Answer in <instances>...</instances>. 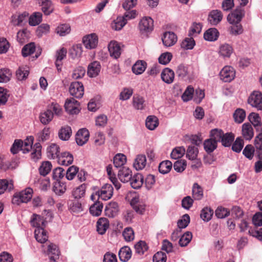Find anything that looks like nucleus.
<instances>
[{"mask_svg": "<svg viewBox=\"0 0 262 262\" xmlns=\"http://www.w3.org/2000/svg\"><path fill=\"white\" fill-rule=\"evenodd\" d=\"M188 67L184 64H180L176 70L177 75L182 78L186 77L188 75Z\"/></svg>", "mask_w": 262, "mask_h": 262, "instance_id": "e2e57ef3", "label": "nucleus"}, {"mask_svg": "<svg viewBox=\"0 0 262 262\" xmlns=\"http://www.w3.org/2000/svg\"><path fill=\"white\" fill-rule=\"evenodd\" d=\"M42 13L39 12H34L29 18V25L35 26L38 25L42 20Z\"/></svg>", "mask_w": 262, "mask_h": 262, "instance_id": "3c124183", "label": "nucleus"}, {"mask_svg": "<svg viewBox=\"0 0 262 262\" xmlns=\"http://www.w3.org/2000/svg\"><path fill=\"white\" fill-rule=\"evenodd\" d=\"M11 72L10 70L3 69L0 70V82H7L10 79Z\"/></svg>", "mask_w": 262, "mask_h": 262, "instance_id": "774afa93", "label": "nucleus"}, {"mask_svg": "<svg viewBox=\"0 0 262 262\" xmlns=\"http://www.w3.org/2000/svg\"><path fill=\"white\" fill-rule=\"evenodd\" d=\"M52 167L50 162L45 161L42 162L39 168L40 174L43 176H46L50 172Z\"/></svg>", "mask_w": 262, "mask_h": 262, "instance_id": "bf43d9fd", "label": "nucleus"}, {"mask_svg": "<svg viewBox=\"0 0 262 262\" xmlns=\"http://www.w3.org/2000/svg\"><path fill=\"white\" fill-rule=\"evenodd\" d=\"M154 28V20L150 17H143L139 22V29L142 34L150 32Z\"/></svg>", "mask_w": 262, "mask_h": 262, "instance_id": "f03ea898", "label": "nucleus"}, {"mask_svg": "<svg viewBox=\"0 0 262 262\" xmlns=\"http://www.w3.org/2000/svg\"><path fill=\"white\" fill-rule=\"evenodd\" d=\"M71 135V128L68 125L62 127L58 133V136L59 138L63 141L68 140Z\"/></svg>", "mask_w": 262, "mask_h": 262, "instance_id": "473e14b6", "label": "nucleus"}, {"mask_svg": "<svg viewBox=\"0 0 262 262\" xmlns=\"http://www.w3.org/2000/svg\"><path fill=\"white\" fill-rule=\"evenodd\" d=\"M118 176L120 180L123 183L129 182L132 178V170L128 168L123 167L119 170Z\"/></svg>", "mask_w": 262, "mask_h": 262, "instance_id": "a211bd4d", "label": "nucleus"}, {"mask_svg": "<svg viewBox=\"0 0 262 262\" xmlns=\"http://www.w3.org/2000/svg\"><path fill=\"white\" fill-rule=\"evenodd\" d=\"M221 79L225 82H230L235 77V71L232 67L226 66L220 72Z\"/></svg>", "mask_w": 262, "mask_h": 262, "instance_id": "6e6552de", "label": "nucleus"}, {"mask_svg": "<svg viewBox=\"0 0 262 262\" xmlns=\"http://www.w3.org/2000/svg\"><path fill=\"white\" fill-rule=\"evenodd\" d=\"M35 45L34 42L29 43L25 45L22 49L21 53L23 56L27 57L34 52Z\"/></svg>", "mask_w": 262, "mask_h": 262, "instance_id": "13d9d810", "label": "nucleus"}, {"mask_svg": "<svg viewBox=\"0 0 262 262\" xmlns=\"http://www.w3.org/2000/svg\"><path fill=\"white\" fill-rule=\"evenodd\" d=\"M135 249L136 252L138 254L142 255L144 252L147 251L148 247L145 242L140 241L135 245Z\"/></svg>", "mask_w": 262, "mask_h": 262, "instance_id": "864d4df0", "label": "nucleus"}, {"mask_svg": "<svg viewBox=\"0 0 262 262\" xmlns=\"http://www.w3.org/2000/svg\"><path fill=\"white\" fill-rule=\"evenodd\" d=\"M224 132L222 129L215 128L211 130L210 132V139L213 140L217 143L222 138Z\"/></svg>", "mask_w": 262, "mask_h": 262, "instance_id": "6e6d98bb", "label": "nucleus"}, {"mask_svg": "<svg viewBox=\"0 0 262 262\" xmlns=\"http://www.w3.org/2000/svg\"><path fill=\"white\" fill-rule=\"evenodd\" d=\"M233 117L235 122L241 123L244 121L246 118V112L242 108H237L234 111Z\"/></svg>", "mask_w": 262, "mask_h": 262, "instance_id": "ea45409f", "label": "nucleus"}, {"mask_svg": "<svg viewBox=\"0 0 262 262\" xmlns=\"http://www.w3.org/2000/svg\"><path fill=\"white\" fill-rule=\"evenodd\" d=\"M73 162V156L69 152H63L58 157V162L59 164L64 166H68Z\"/></svg>", "mask_w": 262, "mask_h": 262, "instance_id": "6ab92c4d", "label": "nucleus"}, {"mask_svg": "<svg viewBox=\"0 0 262 262\" xmlns=\"http://www.w3.org/2000/svg\"><path fill=\"white\" fill-rule=\"evenodd\" d=\"M161 76L163 81L166 83L170 84L173 81L174 73L172 70L166 68L162 72Z\"/></svg>", "mask_w": 262, "mask_h": 262, "instance_id": "412c9836", "label": "nucleus"}, {"mask_svg": "<svg viewBox=\"0 0 262 262\" xmlns=\"http://www.w3.org/2000/svg\"><path fill=\"white\" fill-rule=\"evenodd\" d=\"M163 45L167 47L173 46L177 41V35L172 32H166L162 38Z\"/></svg>", "mask_w": 262, "mask_h": 262, "instance_id": "9b49d317", "label": "nucleus"}, {"mask_svg": "<svg viewBox=\"0 0 262 262\" xmlns=\"http://www.w3.org/2000/svg\"><path fill=\"white\" fill-rule=\"evenodd\" d=\"M48 109H51V112H52L54 115L57 116H60L62 114V108L61 106L56 102H52L48 106Z\"/></svg>", "mask_w": 262, "mask_h": 262, "instance_id": "680f3d73", "label": "nucleus"}, {"mask_svg": "<svg viewBox=\"0 0 262 262\" xmlns=\"http://www.w3.org/2000/svg\"><path fill=\"white\" fill-rule=\"evenodd\" d=\"M86 188V185L85 184L83 183L80 185L73 189L72 191V195L75 199L79 200L85 195Z\"/></svg>", "mask_w": 262, "mask_h": 262, "instance_id": "c756f323", "label": "nucleus"}, {"mask_svg": "<svg viewBox=\"0 0 262 262\" xmlns=\"http://www.w3.org/2000/svg\"><path fill=\"white\" fill-rule=\"evenodd\" d=\"M67 50L64 48H62L56 52V60L55 65L58 71L61 70V66L62 64V60L66 57Z\"/></svg>", "mask_w": 262, "mask_h": 262, "instance_id": "4be33fe9", "label": "nucleus"}, {"mask_svg": "<svg viewBox=\"0 0 262 262\" xmlns=\"http://www.w3.org/2000/svg\"><path fill=\"white\" fill-rule=\"evenodd\" d=\"M101 66L98 61H95L89 64L88 68V74L91 77L97 76L100 72Z\"/></svg>", "mask_w": 262, "mask_h": 262, "instance_id": "5701e85b", "label": "nucleus"}, {"mask_svg": "<svg viewBox=\"0 0 262 262\" xmlns=\"http://www.w3.org/2000/svg\"><path fill=\"white\" fill-rule=\"evenodd\" d=\"M126 24L124 17L118 16L112 24V28L115 30H120Z\"/></svg>", "mask_w": 262, "mask_h": 262, "instance_id": "49530a36", "label": "nucleus"}, {"mask_svg": "<svg viewBox=\"0 0 262 262\" xmlns=\"http://www.w3.org/2000/svg\"><path fill=\"white\" fill-rule=\"evenodd\" d=\"M90 134L86 128L79 129L76 134L75 140L78 145L82 146L89 140Z\"/></svg>", "mask_w": 262, "mask_h": 262, "instance_id": "1a4fd4ad", "label": "nucleus"}, {"mask_svg": "<svg viewBox=\"0 0 262 262\" xmlns=\"http://www.w3.org/2000/svg\"><path fill=\"white\" fill-rule=\"evenodd\" d=\"M47 254L50 257V261L56 262V260L59 258L60 251L56 245L51 243L48 246Z\"/></svg>", "mask_w": 262, "mask_h": 262, "instance_id": "ddd939ff", "label": "nucleus"}, {"mask_svg": "<svg viewBox=\"0 0 262 262\" xmlns=\"http://www.w3.org/2000/svg\"><path fill=\"white\" fill-rule=\"evenodd\" d=\"M34 138L32 136L27 137V139L23 141L22 146H21V150L24 154L28 153L32 148Z\"/></svg>", "mask_w": 262, "mask_h": 262, "instance_id": "79ce46f5", "label": "nucleus"}, {"mask_svg": "<svg viewBox=\"0 0 262 262\" xmlns=\"http://www.w3.org/2000/svg\"><path fill=\"white\" fill-rule=\"evenodd\" d=\"M47 217L44 218L43 217L36 214H33L32 215L31 224V225L36 228H45L47 223Z\"/></svg>", "mask_w": 262, "mask_h": 262, "instance_id": "dca6fc26", "label": "nucleus"}, {"mask_svg": "<svg viewBox=\"0 0 262 262\" xmlns=\"http://www.w3.org/2000/svg\"><path fill=\"white\" fill-rule=\"evenodd\" d=\"M69 92L72 96L77 98H81L84 94V88L82 83L78 81L71 83Z\"/></svg>", "mask_w": 262, "mask_h": 262, "instance_id": "20e7f679", "label": "nucleus"}, {"mask_svg": "<svg viewBox=\"0 0 262 262\" xmlns=\"http://www.w3.org/2000/svg\"><path fill=\"white\" fill-rule=\"evenodd\" d=\"M198 149L193 145L189 146L187 150L186 157L191 160H195L198 156Z\"/></svg>", "mask_w": 262, "mask_h": 262, "instance_id": "69168bd1", "label": "nucleus"}, {"mask_svg": "<svg viewBox=\"0 0 262 262\" xmlns=\"http://www.w3.org/2000/svg\"><path fill=\"white\" fill-rule=\"evenodd\" d=\"M126 160V156L124 155L118 154L114 158V164L116 167H121L125 163Z\"/></svg>", "mask_w": 262, "mask_h": 262, "instance_id": "0e129e2a", "label": "nucleus"}, {"mask_svg": "<svg viewBox=\"0 0 262 262\" xmlns=\"http://www.w3.org/2000/svg\"><path fill=\"white\" fill-rule=\"evenodd\" d=\"M146 68V62L144 61L139 60L132 67L133 72L136 75L143 73Z\"/></svg>", "mask_w": 262, "mask_h": 262, "instance_id": "2f4dec72", "label": "nucleus"}, {"mask_svg": "<svg viewBox=\"0 0 262 262\" xmlns=\"http://www.w3.org/2000/svg\"><path fill=\"white\" fill-rule=\"evenodd\" d=\"M41 10L46 15H49L54 11V5L51 0L38 1Z\"/></svg>", "mask_w": 262, "mask_h": 262, "instance_id": "f8f14e48", "label": "nucleus"}, {"mask_svg": "<svg viewBox=\"0 0 262 262\" xmlns=\"http://www.w3.org/2000/svg\"><path fill=\"white\" fill-rule=\"evenodd\" d=\"M70 31V26L67 24H60L56 29V32L60 36H65L69 34Z\"/></svg>", "mask_w": 262, "mask_h": 262, "instance_id": "4d7b16f0", "label": "nucleus"}, {"mask_svg": "<svg viewBox=\"0 0 262 262\" xmlns=\"http://www.w3.org/2000/svg\"><path fill=\"white\" fill-rule=\"evenodd\" d=\"M108 49L111 56L116 59L119 57L121 54V48L117 42L111 41L108 45Z\"/></svg>", "mask_w": 262, "mask_h": 262, "instance_id": "aec40b11", "label": "nucleus"}, {"mask_svg": "<svg viewBox=\"0 0 262 262\" xmlns=\"http://www.w3.org/2000/svg\"><path fill=\"white\" fill-rule=\"evenodd\" d=\"M103 204L99 201L95 202L90 208V212L93 216H98L101 213Z\"/></svg>", "mask_w": 262, "mask_h": 262, "instance_id": "e433bc0d", "label": "nucleus"}, {"mask_svg": "<svg viewBox=\"0 0 262 262\" xmlns=\"http://www.w3.org/2000/svg\"><path fill=\"white\" fill-rule=\"evenodd\" d=\"M49 156H51L53 159L57 158L60 156L59 147L56 144H52L47 148Z\"/></svg>", "mask_w": 262, "mask_h": 262, "instance_id": "603ef678", "label": "nucleus"}, {"mask_svg": "<svg viewBox=\"0 0 262 262\" xmlns=\"http://www.w3.org/2000/svg\"><path fill=\"white\" fill-rule=\"evenodd\" d=\"M145 125L148 129L154 130L159 125V120L155 116H149L146 120Z\"/></svg>", "mask_w": 262, "mask_h": 262, "instance_id": "4c0bfd02", "label": "nucleus"}, {"mask_svg": "<svg viewBox=\"0 0 262 262\" xmlns=\"http://www.w3.org/2000/svg\"><path fill=\"white\" fill-rule=\"evenodd\" d=\"M82 41L84 46L87 49H94L98 44V36L95 33L89 34L83 37Z\"/></svg>", "mask_w": 262, "mask_h": 262, "instance_id": "0eeeda50", "label": "nucleus"}, {"mask_svg": "<svg viewBox=\"0 0 262 262\" xmlns=\"http://www.w3.org/2000/svg\"><path fill=\"white\" fill-rule=\"evenodd\" d=\"M248 103L258 110L262 109V93L259 91H254L249 96Z\"/></svg>", "mask_w": 262, "mask_h": 262, "instance_id": "7ed1b4c3", "label": "nucleus"}, {"mask_svg": "<svg viewBox=\"0 0 262 262\" xmlns=\"http://www.w3.org/2000/svg\"><path fill=\"white\" fill-rule=\"evenodd\" d=\"M146 158L144 155H138L135 159V162L134 163V167L137 170H142L146 166Z\"/></svg>", "mask_w": 262, "mask_h": 262, "instance_id": "7c9ffc66", "label": "nucleus"}, {"mask_svg": "<svg viewBox=\"0 0 262 262\" xmlns=\"http://www.w3.org/2000/svg\"><path fill=\"white\" fill-rule=\"evenodd\" d=\"M233 51L232 46L228 43H224L220 47L219 54L224 57H229Z\"/></svg>", "mask_w": 262, "mask_h": 262, "instance_id": "f704fd0d", "label": "nucleus"}, {"mask_svg": "<svg viewBox=\"0 0 262 262\" xmlns=\"http://www.w3.org/2000/svg\"><path fill=\"white\" fill-rule=\"evenodd\" d=\"M242 135L244 138L247 140H250L254 136V132L251 125L246 123L242 125Z\"/></svg>", "mask_w": 262, "mask_h": 262, "instance_id": "393cba45", "label": "nucleus"}, {"mask_svg": "<svg viewBox=\"0 0 262 262\" xmlns=\"http://www.w3.org/2000/svg\"><path fill=\"white\" fill-rule=\"evenodd\" d=\"M33 192V189L30 187L16 192L13 196L12 203L17 205H19L21 203H27L32 199Z\"/></svg>", "mask_w": 262, "mask_h": 262, "instance_id": "f257e3e1", "label": "nucleus"}, {"mask_svg": "<svg viewBox=\"0 0 262 262\" xmlns=\"http://www.w3.org/2000/svg\"><path fill=\"white\" fill-rule=\"evenodd\" d=\"M219 33L215 28H210L207 30L204 34L205 40L212 41L216 40L219 37Z\"/></svg>", "mask_w": 262, "mask_h": 262, "instance_id": "c85d7f7f", "label": "nucleus"}, {"mask_svg": "<svg viewBox=\"0 0 262 262\" xmlns=\"http://www.w3.org/2000/svg\"><path fill=\"white\" fill-rule=\"evenodd\" d=\"M122 235L126 242H130L135 238L134 232L131 227L125 228L123 231Z\"/></svg>", "mask_w": 262, "mask_h": 262, "instance_id": "338daca9", "label": "nucleus"}, {"mask_svg": "<svg viewBox=\"0 0 262 262\" xmlns=\"http://www.w3.org/2000/svg\"><path fill=\"white\" fill-rule=\"evenodd\" d=\"M54 114L51 112V109H48L44 112L41 113L39 116L40 122L44 125L49 124L53 119Z\"/></svg>", "mask_w": 262, "mask_h": 262, "instance_id": "bb28decb", "label": "nucleus"}, {"mask_svg": "<svg viewBox=\"0 0 262 262\" xmlns=\"http://www.w3.org/2000/svg\"><path fill=\"white\" fill-rule=\"evenodd\" d=\"M110 226L108 220L105 217H100L97 222V231L101 235L104 234Z\"/></svg>", "mask_w": 262, "mask_h": 262, "instance_id": "f3484780", "label": "nucleus"}, {"mask_svg": "<svg viewBox=\"0 0 262 262\" xmlns=\"http://www.w3.org/2000/svg\"><path fill=\"white\" fill-rule=\"evenodd\" d=\"M34 235L36 241L40 243H45L48 239V236L44 228H36L34 231Z\"/></svg>", "mask_w": 262, "mask_h": 262, "instance_id": "b1692460", "label": "nucleus"}, {"mask_svg": "<svg viewBox=\"0 0 262 262\" xmlns=\"http://www.w3.org/2000/svg\"><path fill=\"white\" fill-rule=\"evenodd\" d=\"M213 214V210L210 207L204 208L201 212L200 217L205 222H208L211 219Z\"/></svg>", "mask_w": 262, "mask_h": 262, "instance_id": "8fccbe9b", "label": "nucleus"}, {"mask_svg": "<svg viewBox=\"0 0 262 262\" xmlns=\"http://www.w3.org/2000/svg\"><path fill=\"white\" fill-rule=\"evenodd\" d=\"M98 196L103 200H107L113 195V187L112 185L106 184L102 187L100 190L97 191Z\"/></svg>", "mask_w": 262, "mask_h": 262, "instance_id": "9d476101", "label": "nucleus"}, {"mask_svg": "<svg viewBox=\"0 0 262 262\" xmlns=\"http://www.w3.org/2000/svg\"><path fill=\"white\" fill-rule=\"evenodd\" d=\"M68 204L69 209L72 212L78 213L82 211L81 203L77 199L70 201Z\"/></svg>", "mask_w": 262, "mask_h": 262, "instance_id": "37998d69", "label": "nucleus"}, {"mask_svg": "<svg viewBox=\"0 0 262 262\" xmlns=\"http://www.w3.org/2000/svg\"><path fill=\"white\" fill-rule=\"evenodd\" d=\"M105 214L109 217L116 216L119 212L118 203L115 202H111L108 204L104 210Z\"/></svg>", "mask_w": 262, "mask_h": 262, "instance_id": "2eb2a0df", "label": "nucleus"}, {"mask_svg": "<svg viewBox=\"0 0 262 262\" xmlns=\"http://www.w3.org/2000/svg\"><path fill=\"white\" fill-rule=\"evenodd\" d=\"M192 235L190 232H186L182 235L179 239V243L180 246H186L191 241Z\"/></svg>", "mask_w": 262, "mask_h": 262, "instance_id": "052dcab7", "label": "nucleus"}, {"mask_svg": "<svg viewBox=\"0 0 262 262\" xmlns=\"http://www.w3.org/2000/svg\"><path fill=\"white\" fill-rule=\"evenodd\" d=\"M144 178L143 176L140 173H137L132 177L130 180L131 186L134 189H138L140 188L143 183Z\"/></svg>", "mask_w": 262, "mask_h": 262, "instance_id": "cd10ccee", "label": "nucleus"}, {"mask_svg": "<svg viewBox=\"0 0 262 262\" xmlns=\"http://www.w3.org/2000/svg\"><path fill=\"white\" fill-rule=\"evenodd\" d=\"M245 15L244 9L237 8L227 16V20L230 24H238Z\"/></svg>", "mask_w": 262, "mask_h": 262, "instance_id": "39448f33", "label": "nucleus"}, {"mask_svg": "<svg viewBox=\"0 0 262 262\" xmlns=\"http://www.w3.org/2000/svg\"><path fill=\"white\" fill-rule=\"evenodd\" d=\"M234 139V135L232 133H224L221 142L223 146L229 147L231 145Z\"/></svg>", "mask_w": 262, "mask_h": 262, "instance_id": "58836bf2", "label": "nucleus"}, {"mask_svg": "<svg viewBox=\"0 0 262 262\" xmlns=\"http://www.w3.org/2000/svg\"><path fill=\"white\" fill-rule=\"evenodd\" d=\"M29 73V68L27 67H20L16 72V76L18 80L26 79Z\"/></svg>", "mask_w": 262, "mask_h": 262, "instance_id": "09e8293b", "label": "nucleus"}, {"mask_svg": "<svg viewBox=\"0 0 262 262\" xmlns=\"http://www.w3.org/2000/svg\"><path fill=\"white\" fill-rule=\"evenodd\" d=\"M223 18V14L220 10H213L208 15V20L212 25H217Z\"/></svg>", "mask_w": 262, "mask_h": 262, "instance_id": "4468645a", "label": "nucleus"}, {"mask_svg": "<svg viewBox=\"0 0 262 262\" xmlns=\"http://www.w3.org/2000/svg\"><path fill=\"white\" fill-rule=\"evenodd\" d=\"M133 103L134 107L137 110H143L145 106V100L143 97L136 95L133 97Z\"/></svg>", "mask_w": 262, "mask_h": 262, "instance_id": "a19ab883", "label": "nucleus"}, {"mask_svg": "<svg viewBox=\"0 0 262 262\" xmlns=\"http://www.w3.org/2000/svg\"><path fill=\"white\" fill-rule=\"evenodd\" d=\"M217 146V143L211 139H208L205 140L204 142V147L205 151L209 154L213 152Z\"/></svg>", "mask_w": 262, "mask_h": 262, "instance_id": "c03bdc74", "label": "nucleus"}, {"mask_svg": "<svg viewBox=\"0 0 262 262\" xmlns=\"http://www.w3.org/2000/svg\"><path fill=\"white\" fill-rule=\"evenodd\" d=\"M192 196L195 200H200L203 197V190L198 183H195L192 186Z\"/></svg>", "mask_w": 262, "mask_h": 262, "instance_id": "c9c22d12", "label": "nucleus"}, {"mask_svg": "<svg viewBox=\"0 0 262 262\" xmlns=\"http://www.w3.org/2000/svg\"><path fill=\"white\" fill-rule=\"evenodd\" d=\"M172 164L169 161H164L161 162L159 166V171L160 173L166 174L168 173L172 168Z\"/></svg>", "mask_w": 262, "mask_h": 262, "instance_id": "de8ad7c7", "label": "nucleus"}, {"mask_svg": "<svg viewBox=\"0 0 262 262\" xmlns=\"http://www.w3.org/2000/svg\"><path fill=\"white\" fill-rule=\"evenodd\" d=\"M79 102L73 98L67 99L64 104L66 111L70 114H78L79 112Z\"/></svg>", "mask_w": 262, "mask_h": 262, "instance_id": "423d86ee", "label": "nucleus"}, {"mask_svg": "<svg viewBox=\"0 0 262 262\" xmlns=\"http://www.w3.org/2000/svg\"><path fill=\"white\" fill-rule=\"evenodd\" d=\"M67 189L66 185L60 181H56L54 183L53 191L58 195L63 194Z\"/></svg>", "mask_w": 262, "mask_h": 262, "instance_id": "72a5a7b5", "label": "nucleus"}, {"mask_svg": "<svg viewBox=\"0 0 262 262\" xmlns=\"http://www.w3.org/2000/svg\"><path fill=\"white\" fill-rule=\"evenodd\" d=\"M82 53V47L81 45L73 46L69 50V55L72 59L80 57Z\"/></svg>", "mask_w": 262, "mask_h": 262, "instance_id": "a18cd8bd", "label": "nucleus"}, {"mask_svg": "<svg viewBox=\"0 0 262 262\" xmlns=\"http://www.w3.org/2000/svg\"><path fill=\"white\" fill-rule=\"evenodd\" d=\"M41 146L39 143H36L33 147V152L31 154V158L34 161L41 158Z\"/></svg>", "mask_w": 262, "mask_h": 262, "instance_id": "5fc2aeb1", "label": "nucleus"}, {"mask_svg": "<svg viewBox=\"0 0 262 262\" xmlns=\"http://www.w3.org/2000/svg\"><path fill=\"white\" fill-rule=\"evenodd\" d=\"M119 257L121 261H127L132 256V250L129 247L124 246L119 250Z\"/></svg>", "mask_w": 262, "mask_h": 262, "instance_id": "a878e982", "label": "nucleus"}]
</instances>
